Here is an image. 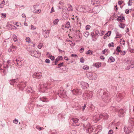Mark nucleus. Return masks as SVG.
Returning a JSON list of instances; mask_svg holds the SVG:
<instances>
[{
	"mask_svg": "<svg viewBox=\"0 0 134 134\" xmlns=\"http://www.w3.org/2000/svg\"><path fill=\"white\" fill-rule=\"evenodd\" d=\"M97 95L99 98H101L105 103H108L110 101V94L106 91L102 89L99 90L97 91Z\"/></svg>",
	"mask_w": 134,
	"mask_h": 134,
	"instance_id": "f257e3e1",
	"label": "nucleus"
},
{
	"mask_svg": "<svg viewBox=\"0 0 134 134\" xmlns=\"http://www.w3.org/2000/svg\"><path fill=\"white\" fill-rule=\"evenodd\" d=\"M83 129L84 131H86V132L89 133L95 130L93 128V126H92L88 122H86L83 125Z\"/></svg>",
	"mask_w": 134,
	"mask_h": 134,
	"instance_id": "f03ea898",
	"label": "nucleus"
},
{
	"mask_svg": "<svg viewBox=\"0 0 134 134\" xmlns=\"http://www.w3.org/2000/svg\"><path fill=\"white\" fill-rule=\"evenodd\" d=\"M110 108H112V110L113 111H118V115L120 117H123L125 114V109H121L118 110V107H111Z\"/></svg>",
	"mask_w": 134,
	"mask_h": 134,
	"instance_id": "7ed1b4c3",
	"label": "nucleus"
},
{
	"mask_svg": "<svg viewBox=\"0 0 134 134\" xmlns=\"http://www.w3.org/2000/svg\"><path fill=\"white\" fill-rule=\"evenodd\" d=\"M93 92L92 91H87L85 92L83 94V98L85 100H87L92 98Z\"/></svg>",
	"mask_w": 134,
	"mask_h": 134,
	"instance_id": "20e7f679",
	"label": "nucleus"
},
{
	"mask_svg": "<svg viewBox=\"0 0 134 134\" xmlns=\"http://www.w3.org/2000/svg\"><path fill=\"white\" fill-rule=\"evenodd\" d=\"M3 44L4 47L6 49H7V48L9 47H11V48H12V49H14L15 50H16L17 49V47H16L13 46L10 42L7 41L5 40H4L3 42Z\"/></svg>",
	"mask_w": 134,
	"mask_h": 134,
	"instance_id": "39448f33",
	"label": "nucleus"
},
{
	"mask_svg": "<svg viewBox=\"0 0 134 134\" xmlns=\"http://www.w3.org/2000/svg\"><path fill=\"white\" fill-rule=\"evenodd\" d=\"M80 11L81 12H89L90 13L92 12V9L89 6L85 5L80 8Z\"/></svg>",
	"mask_w": 134,
	"mask_h": 134,
	"instance_id": "423d86ee",
	"label": "nucleus"
},
{
	"mask_svg": "<svg viewBox=\"0 0 134 134\" xmlns=\"http://www.w3.org/2000/svg\"><path fill=\"white\" fill-rule=\"evenodd\" d=\"M87 76L90 79L95 80L97 77V75L95 73L88 72L87 74Z\"/></svg>",
	"mask_w": 134,
	"mask_h": 134,
	"instance_id": "0eeeda50",
	"label": "nucleus"
},
{
	"mask_svg": "<svg viewBox=\"0 0 134 134\" xmlns=\"http://www.w3.org/2000/svg\"><path fill=\"white\" fill-rule=\"evenodd\" d=\"M57 93L58 96L62 98L66 99L67 98L65 90H62L59 91Z\"/></svg>",
	"mask_w": 134,
	"mask_h": 134,
	"instance_id": "6e6552de",
	"label": "nucleus"
},
{
	"mask_svg": "<svg viewBox=\"0 0 134 134\" xmlns=\"http://www.w3.org/2000/svg\"><path fill=\"white\" fill-rule=\"evenodd\" d=\"M29 54L33 57L38 58L40 56L41 53L40 52L35 50H32L29 51Z\"/></svg>",
	"mask_w": 134,
	"mask_h": 134,
	"instance_id": "1a4fd4ad",
	"label": "nucleus"
},
{
	"mask_svg": "<svg viewBox=\"0 0 134 134\" xmlns=\"http://www.w3.org/2000/svg\"><path fill=\"white\" fill-rule=\"evenodd\" d=\"M40 88L41 91L44 92L48 88L47 87V84L46 83H41L40 85Z\"/></svg>",
	"mask_w": 134,
	"mask_h": 134,
	"instance_id": "9d476101",
	"label": "nucleus"
},
{
	"mask_svg": "<svg viewBox=\"0 0 134 134\" xmlns=\"http://www.w3.org/2000/svg\"><path fill=\"white\" fill-rule=\"evenodd\" d=\"M133 129V128L128 124V125L124 127V131L126 134H128L132 131Z\"/></svg>",
	"mask_w": 134,
	"mask_h": 134,
	"instance_id": "9b49d317",
	"label": "nucleus"
},
{
	"mask_svg": "<svg viewBox=\"0 0 134 134\" xmlns=\"http://www.w3.org/2000/svg\"><path fill=\"white\" fill-rule=\"evenodd\" d=\"M13 62L14 63L15 65L19 68H21L22 65L24 63L22 60H19L16 59L15 60L14 59Z\"/></svg>",
	"mask_w": 134,
	"mask_h": 134,
	"instance_id": "f8f14e48",
	"label": "nucleus"
},
{
	"mask_svg": "<svg viewBox=\"0 0 134 134\" xmlns=\"http://www.w3.org/2000/svg\"><path fill=\"white\" fill-rule=\"evenodd\" d=\"M125 95L124 93H118L116 96V99L118 102L120 101L122 99Z\"/></svg>",
	"mask_w": 134,
	"mask_h": 134,
	"instance_id": "ddd939ff",
	"label": "nucleus"
},
{
	"mask_svg": "<svg viewBox=\"0 0 134 134\" xmlns=\"http://www.w3.org/2000/svg\"><path fill=\"white\" fill-rule=\"evenodd\" d=\"M3 69L1 70V72H3L4 75H5L8 71L9 66L7 64H3Z\"/></svg>",
	"mask_w": 134,
	"mask_h": 134,
	"instance_id": "4468645a",
	"label": "nucleus"
},
{
	"mask_svg": "<svg viewBox=\"0 0 134 134\" xmlns=\"http://www.w3.org/2000/svg\"><path fill=\"white\" fill-rule=\"evenodd\" d=\"M26 85V82L25 81H22L19 83L18 87L19 89L21 91H23L24 88Z\"/></svg>",
	"mask_w": 134,
	"mask_h": 134,
	"instance_id": "2eb2a0df",
	"label": "nucleus"
},
{
	"mask_svg": "<svg viewBox=\"0 0 134 134\" xmlns=\"http://www.w3.org/2000/svg\"><path fill=\"white\" fill-rule=\"evenodd\" d=\"M80 85L81 87L83 89H86L88 88L89 86L87 82L81 81L80 82Z\"/></svg>",
	"mask_w": 134,
	"mask_h": 134,
	"instance_id": "dca6fc26",
	"label": "nucleus"
},
{
	"mask_svg": "<svg viewBox=\"0 0 134 134\" xmlns=\"http://www.w3.org/2000/svg\"><path fill=\"white\" fill-rule=\"evenodd\" d=\"M73 95H76L82 94V91L80 89H74L72 91Z\"/></svg>",
	"mask_w": 134,
	"mask_h": 134,
	"instance_id": "f3484780",
	"label": "nucleus"
},
{
	"mask_svg": "<svg viewBox=\"0 0 134 134\" xmlns=\"http://www.w3.org/2000/svg\"><path fill=\"white\" fill-rule=\"evenodd\" d=\"M101 9V8L99 6H97L94 7L93 9L92 10V12L94 14H97L98 13Z\"/></svg>",
	"mask_w": 134,
	"mask_h": 134,
	"instance_id": "a211bd4d",
	"label": "nucleus"
},
{
	"mask_svg": "<svg viewBox=\"0 0 134 134\" xmlns=\"http://www.w3.org/2000/svg\"><path fill=\"white\" fill-rule=\"evenodd\" d=\"M42 76V74L38 72L34 73L32 75V77L33 78H36L37 79L40 78Z\"/></svg>",
	"mask_w": 134,
	"mask_h": 134,
	"instance_id": "6ab92c4d",
	"label": "nucleus"
},
{
	"mask_svg": "<svg viewBox=\"0 0 134 134\" xmlns=\"http://www.w3.org/2000/svg\"><path fill=\"white\" fill-rule=\"evenodd\" d=\"M128 124L134 128V116L129 118Z\"/></svg>",
	"mask_w": 134,
	"mask_h": 134,
	"instance_id": "aec40b11",
	"label": "nucleus"
},
{
	"mask_svg": "<svg viewBox=\"0 0 134 134\" xmlns=\"http://www.w3.org/2000/svg\"><path fill=\"white\" fill-rule=\"evenodd\" d=\"M126 62L128 64L127 65H128L126 68V70H129L130 68H134L133 64V63H131L130 61L127 60Z\"/></svg>",
	"mask_w": 134,
	"mask_h": 134,
	"instance_id": "412c9836",
	"label": "nucleus"
},
{
	"mask_svg": "<svg viewBox=\"0 0 134 134\" xmlns=\"http://www.w3.org/2000/svg\"><path fill=\"white\" fill-rule=\"evenodd\" d=\"M19 81L18 79H15L10 80L9 81V83L10 85H16V83Z\"/></svg>",
	"mask_w": 134,
	"mask_h": 134,
	"instance_id": "4be33fe9",
	"label": "nucleus"
},
{
	"mask_svg": "<svg viewBox=\"0 0 134 134\" xmlns=\"http://www.w3.org/2000/svg\"><path fill=\"white\" fill-rule=\"evenodd\" d=\"M101 117V115L98 114H97L93 116V121H96V122H97V121H98L99 120L100 118Z\"/></svg>",
	"mask_w": 134,
	"mask_h": 134,
	"instance_id": "5701e85b",
	"label": "nucleus"
},
{
	"mask_svg": "<svg viewBox=\"0 0 134 134\" xmlns=\"http://www.w3.org/2000/svg\"><path fill=\"white\" fill-rule=\"evenodd\" d=\"M50 31L49 30H46L43 32V34L45 38H47L48 37Z\"/></svg>",
	"mask_w": 134,
	"mask_h": 134,
	"instance_id": "b1692460",
	"label": "nucleus"
},
{
	"mask_svg": "<svg viewBox=\"0 0 134 134\" xmlns=\"http://www.w3.org/2000/svg\"><path fill=\"white\" fill-rule=\"evenodd\" d=\"M28 91L30 92L31 93V96H32V99L33 98L36 99L37 98V97L36 96L37 94L36 93H35L34 92L32 93V92H31L30 90H28Z\"/></svg>",
	"mask_w": 134,
	"mask_h": 134,
	"instance_id": "393cba45",
	"label": "nucleus"
},
{
	"mask_svg": "<svg viewBox=\"0 0 134 134\" xmlns=\"http://www.w3.org/2000/svg\"><path fill=\"white\" fill-rule=\"evenodd\" d=\"M79 120V119L77 118H73L71 119L70 121L71 122H73L74 123L76 124L78 122Z\"/></svg>",
	"mask_w": 134,
	"mask_h": 134,
	"instance_id": "a878e982",
	"label": "nucleus"
},
{
	"mask_svg": "<svg viewBox=\"0 0 134 134\" xmlns=\"http://www.w3.org/2000/svg\"><path fill=\"white\" fill-rule=\"evenodd\" d=\"M99 115L101 116L100 118H102L103 117L105 120L107 119L108 118V116L107 114L105 113H104L103 114Z\"/></svg>",
	"mask_w": 134,
	"mask_h": 134,
	"instance_id": "bb28decb",
	"label": "nucleus"
},
{
	"mask_svg": "<svg viewBox=\"0 0 134 134\" xmlns=\"http://www.w3.org/2000/svg\"><path fill=\"white\" fill-rule=\"evenodd\" d=\"M91 4L94 5H96L95 4H98L99 2L98 0H92L91 1Z\"/></svg>",
	"mask_w": 134,
	"mask_h": 134,
	"instance_id": "cd10ccee",
	"label": "nucleus"
},
{
	"mask_svg": "<svg viewBox=\"0 0 134 134\" xmlns=\"http://www.w3.org/2000/svg\"><path fill=\"white\" fill-rule=\"evenodd\" d=\"M116 36L115 38H120L122 37V35L117 32H116Z\"/></svg>",
	"mask_w": 134,
	"mask_h": 134,
	"instance_id": "c85d7f7f",
	"label": "nucleus"
},
{
	"mask_svg": "<svg viewBox=\"0 0 134 134\" xmlns=\"http://www.w3.org/2000/svg\"><path fill=\"white\" fill-rule=\"evenodd\" d=\"M98 36H97L96 35L93 36H92V40L93 41H96L97 40Z\"/></svg>",
	"mask_w": 134,
	"mask_h": 134,
	"instance_id": "c756f323",
	"label": "nucleus"
},
{
	"mask_svg": "<svg viewBox=\"0 0 134 134\" xmlns=\"http://www.w3.org/2000/svg\"><path fill=\"white\" fill-rule=\"evenodd\" d=\"M40 100L43 101V102H47L48 100H47V98L46 97H42L40 98Z\"/></svg>",
	"mask_w": 134,
	"mask_h": 134,
	"instance_id": "7c9ffc66",
	"label": "nucleus"
},
{
	"mask_svg": "<svg viewBox=\"0 0 134 134\" xmlns=\"http://www.w3.org/2000/svg\"><path fill=\"white\" fill-rule=\"evenodd\" d=\"M13 40L14 42H16L18 41L17 36L14 34L13 35Z\"/></svg>",
	"mask_w": 134,
	"mask_h": 134,
	"instance_id": "2f4dec72",
	"label": "nucleus"
},
{
	"mask_svg": "<svg viewBox=\"0 0 134 134\" xmlns=\"http://www.w3.org/2000/svg\"><path fill=\"white\" fill-rule=\"evenodd\" d=\"M55 110V107L54 106H52L51 107V111L50 112L51 113H54V111Z\"/></svg>",
	"mask_w": 134,
	"mask_h": 134,
	"instance_id": "473e14b6",
	"label": "nucleus"
},
{
	"mask_svg": "<svg viewBox=\"0 0 134 134\" xmlns=\"http://www.w3.org/2000/svg\"><path fill=\"white\" fill-rule=\"evenodd\" d=\"M101 64L99 63H95L94 66L96 68H99L101 65Z\"/></svg>",
	"mask_w": 134,
	"mask_h": 134,
	"instance_id": "72a5a7b5",
	"label": "nucleus"
},
{
	"mask_svg": "<svg viewBox=\"0 0 134 134\" xmlns=\"http://www.w3.org/2000/svg\"><path fill=\"white\" fill-rule=\"evenodd\" d=\"M70 26V23L69 21H68L65 25V27L66 28H68Z\"/></svg>",
	"mask_w": 134,
	"mask_h": 134,
	"instance_id": "f704fd0d",
	"label": "nucleus"
},
{
	"mask_svg": "<svg viewBox=\"0 0 134 134\" xmlns=\"http://www.w3.org/2000/svg\"><path fill=\"white\" fill-rule=\"evenodd\" d=\"M36 128L39 131H41L43 130L44 129L43 127H40L38 125H37L36 127Z\"/></svg>",
	"mask_w": 134,
	"mask_h": 134,
	"instance_id": "c9c22d12",
	"label": "nucleus"
},
{
	"mask_svg": "<svg viewBox=\"0 0 134 134\" xmlns=\"http://www.w3.org/2000/svg\"><path fill=\"white\" fill-rule=\"evenodd\" d=\"M67 10L69 11H73L72 7L71 5H69L68 8H67Z\"/></svg>",
	"mask_w": 134,
	"mask_h": 134,
	"instance_id": "e433bc0d",
	"label": "nucleus"
},
{
	"mask_svg": "<svg viewBox=\"0 0 134 134\" xmlns=\"http://www.w3.org/2000/svg\"><path fill=\"white\" fill-rule=\"evenodd\" d=\"M93 52L91 50H88V51L86 53L89 55H91L93 54Z\"/></svg>",
	"mask_w": 134,
	"mask_h": 134,
	"instance_id": "4c0bfd02",
	"label": "nucleus"
},
{
	"mask_svg": "<svg viewBox=\"0 0 134 134\" xmlns=\"http://www.w3.org/2000/svg\"><path fill=\"white\" fill-rule=\"evenodd\" d=\"M59 21V20L58 19H55L53 21L54 24V25L57 24Z\"/></svg>",
	"mask_w": 134,
	"mask_h": 134,
	"instance_id": "58836bf2",
	"label": "nucleus"
},
{
	"mask_svg": "<svg viewBox=\"0 0 134 134\" xmlns=\"http://www.w3.org/2000/svg\"><path fill=\"white\" fill-rule=\"evenodd\" d=\"M125 24L121 23L119 25V26L121 28L124 29L125 27Z\"/></svg>",
	"mask_w": 134,
	"mask_h": 134,
	"instance_id": "ea45409f",
	"label": "nucleus"
},
{
	"mask_svg": "<svg viewBox=\"0 0 134 134\" xmlns=\"http://www.w3.org/2000/svg\"><path fill=\"white\" fill-rule=\"evenodd\" d=\"M25 40L26 42H27L28 43H29L30 42V38L29 37H26Z\"/></svg>",
	"mask_w": 134,
	"mask_h": 134,
	"instance_id": "a19ab883",
	"label": "nucleus"
},
{
	"mask_svg": "<svg viewBox=\"0 0 134 134\" xmlns=\"http://www.w3.org/2000/svg\"><path fill=\"white\" fill-rule=\"evenodd\" d=\"M84 36L86 37H87L89 35V33L87 31H86L84 33Z\"/></svg>",
	"mask_w": 134,
	"mask_h": 134,
	"instance_id": "79ce46f5",
	"label": "nucleus"
},
{
	"mask_svg": "<svg viewBox=\"0 0 134 134\" xmlns=\"http://www.w3.org/2000/svg\"><path fill=\"white\" fill-rule=\"evenodd\" d=\"M109 59L110 60L111 62H113L115 61V59L112 56L110 57Z\"/></svg>",
	"mask_w": 134,
	"mask_h": 134,
	"instance_id": "37998d69",
	"label": "nucleus"
},
{
	"mask_svg": "<svg viewBox=\"0 0 134 134\" xmlns=\"http://www.w3.org/2000/svg\"><path fill=\"white\" fill-rule=\"evenodd\" d=\"M83 68L84 70H87L89 68L88 66L86 65L83 66Z\"/></svg>",
	"mask_w": 134,
	"mask_h": 134,
	"instance_id": "c03bdc74",
	"label": "nucleus"
},
{
	"mask_svg": "<svg viewBox=\"0 0 134 134\" xmlns=\"http://www.w3.org/2000/svg\"><path fill=\"white\" fill-rule=\"evenodd\" d=\"M116 50L117 52H121L120 47L118 46L116 48Z\"/></svg>",
	"mask_w": 134,
	"mask_h": 134,
	"instance_id": "a18cd8bd",
	"label": "nucleus"
},
{
	"mask_svg": "<svg viewBox=\"0 0 134 134\" xmlns=\"http://www.w3.org/2000/svg\"><path fill=\"white\" fill-rule=\"evenodd\" d=\"M111 34V31H108L107 33L105 34V35H106L107 36H109Z\"/></svg>",
	"mask_w": 134,
	"mask_h": 134,
	"instance_id": "49530a36",
	"label": "nucleus"
},
{
	"mask_svg": "<svg viewBox=\"0 0 134 134\" xmlns=\"http://www.w3.org/2000/svg\"><path fill=\"white\" fill-rule=\"evenodd\" d=\"M36 27L34 26L31 25V29L32 30H35L36 29Z\"/></svg>",
	"mask_w": 134,
	"mask_h": 134,
	"instance_id": "de8ad7c7",
	"label": "nucleus"
},
{
	"mask_svg": "<svg viewBox=\"0 0 134 134\" xmlns=\"http://www.w3.org/2000/svg\"><path fill=\"white\" fill-rule=\"evenodd\" d=\"M76 131L75 130H72L71 131L69 134H76Z\"/></svg>",
	"mask_w": 134,
	"mask_h": 134,
	"instance_id": "09e8293b",
	"label": "nucleus"
},
{
	"mask_svg": "<svg viewBox=\"0 0 134 134\" xmlns=\"http://www.w3.org/2000/svg\"><path fill=\"white\" fill-rule=\"evenodd\" d=\"M48 57L52 60H54V57L51 55L48 56Z\"/></svg>",
	"mask_w": 134,
	"mask_h": 134,
	"instance_id": "8fccbe9b",
	"label": "nucleus"
},
{
	"mask_svg": "<svg viewBox=\"0 0 134 134\" xmlns=\"http://www.w3.org/2000/svg\"><path fill=\"white\" fill-rule=\"evenodd\" d=\"M43 44L42 43H39L38 46V48L40 49H41V47L43 46Z\"/></svg>",
	"mask_w": 134,
	"mask_h": 134,
	"instance_id": "3c124183",
	"label": "nucleus"
},
{
	"mask_svg": "<svg viewBox=\"0 0 134 134\" xmlns=\"http://www.w3.org/2000/svg\"><path fill=\"white\" fill-rule=\"evenodd\" d=\"M120 19L121 22H123L124 20H125V18L124 16H120Z\"/></svg>",
	"mask_w": 134,
	"mask_h": 134,
	"instance_id": "603ef678",
	"label": "nucleus"
},
{
	"mask_svg": "<svg viewBox=\"0 0 134 134\" xmlns=\"http://www.w3.org/2000/svg\"><path fill=\"white\" fill-rule=\"evenodd\" d=\"M39 5V3H37L36 4V5H33V8L34 9H36L38 8V6Z\"/></svg>",
	"mask_w": 134,
	"mask_h": 134,
	"instance_id": "864d4df0",
	"label": "nucleus"
},
{
	"mask_svg": "<svg viewBox=\"0 0 134 134\" xmlns=\"http://www.w3.org/2000/svg\"><path fill=\"white\" fill-rule=\"evenodd\" d=\"M57 131L54 130L51 131V133L52 134H57Z\"/></svg>",
	"mask_w": 134,
	"mask_h": 134,
	"instance_id": "5fc2aeb1",
	"label": "nucleus"
},
{
	"mask_svg": "<svg viewBox=\"0 0 134 134\" xmlns=\"http://www.w3.org/2000/svg\"><path fill=\"white\" fill-rule=\"evenodd\" d=\"M108 46L109 47H114L113 42H112L111 43L109 44H108Z\"/></svg>",
	"mask_w": 134,
	"mask_h": 134,
	"instance_id": "6e6d98bb",
	"label": "nucleus"
},
{
	"mask_svg": "<svg viewBox=\"0 0 134 134\" xmlns=\"http://www.w3.org/2000/svg\"><path fill=\"white\" fill-rule=\"evenodd\" d=\"M7 49H8V51L9 52H13V51H14L12 50V48H11V47H9V48H7Z\"/></svg>",
	"mask_w": 134,
	"mask_h": 134,
	"instance_id": "4d7b16f0",
	"label": "nucleus"
},
{
	"mask_svg": "<svg viewBox=\"0 0 134 134\" xmlns=\"http://www.w3.org/2000/svg\"><path fill=\"white\" fill-rule=\"evenodd\" d=\"M75 21H76L77 24H78L79 23H80V21H79V20L77 18H76L75 19Z\"/></svg>",
	"mask_w": 134,
	"mask_h": 134,
	"instance_id": "13d9d810",
	"label": "nucleus"
},
{
	"mask_svg": "<svg viewBox=\"0 0 134 134\" xmlns=\"http://www.w3.org/2000/svg\"><path fill=\"white\" fill-rule=\"evenodd\" d=\"M120 54L122 55H125L126 53V52L125 51H121Z\"/></svg>",
	"mask_w": 134,
	"mask_h": 134,
	"instance_id": "bf43d9fd",
	"label": "nucleus"
},
{
	"mask_svg": "<svg viewBox=\"0 0 134 134\" xmlns=\"http://www.w3.org/2000/svg\"><path fill=\"white\" fill-rule=\"evenodd\" d=\"M18 119H14L13 120V122L14 123L17 124H18Z\"/></svg>",
	"mask_w": 134,
	"mask_h": 134,
	"instance_id": "052dcab7",
	"label": "nucleus"
},
{
	"mask_svg": "<svg viewBox=\"0 0 134 134\" xmlns=\"http://www.w3.org/2000/svg\"><path fill=\"white\" fill-rule=\"evenodd\" d=\"M63 64L64 63L63 62L61 63L60 64H58V68H59L61 67L63 65Z\"/></svg>",
	"mask_w": 134,
	"mask_h": 134,
	"instance_id": "680f3d73",
	"label": "nucleus"
},
{
	"mask_svg": "<svg viewBox=\"0 0 134 134\" xmlns=\"http://www.w3.org/2000/svg\"><path fill=\"white\" fill-rule=\"evenodd\" d=\"M132 0H129L128 2V6H131L132 5Z\"/></svg>",
	"mask_w": 134,
	"mask_h": 134,
	"instance_id": "e2e57ef3",
	"label": "nucleus"
},
{
	"mask_svg": "<svg viewBox=\"0 0 134 134\" xmlns=\"http://www.w3.org/2000/svg\"><path fill=\"white\" fill-rule=\"evenodd\" d=\"M85 28L86 29V30H89L90 28V25H86V27Z\"/></svg>",
	"mask_w": 134,
	"mask_h": 134,
	"instance_id": "0e129e2a",
	"label": "nucleus"
},
{
	"mask_svg": "<svg viewBox=\"0 0 134 134\" xmlns=\"http://www.w3.org/2000/svg\"><path fill=\"white\" fill-rule=\"evenodd\" d=\"M57 60L59 61L60 60H62V58L61 56H59L57 58Z\"/></svg>",
	"mask_w": 134,
	"mask_h": 134,
	"instance_id": "69168bd1",
	"label": "nucleus"
},
{
	"mask_svg": "<svg viewBox=\"0 0 134 134\" xmlns=\"http://www.w3.org/2000/svg\"><path fill=\"white\" fill-rule=\"evenodd\" d=\"M95 34H95L97 36L98 35V36L99 35L98 34H99V32L98 30H96L95 31Z\"/></svg>",
	"mask_w": 134,
	"mask_h": 134,
	"instance_id": "338daca9",
	"label": "nucleus"
},
{
	"mask_svg": "<svg viewBox=\"0 0 134 134\" xmlns=\"http://www.w3.org/2000/svg\"><path fill=\"white\" fill-rule=\"evenodd\" d=\"M113 131L111 130H110L108 132V134H113Z\"/></svg>",
	"mask_w": 134,
	"mask_h": 134,
	"instance_id": "774afa93",
	"label": "nucleus"
}]
</instances>
